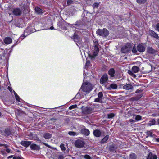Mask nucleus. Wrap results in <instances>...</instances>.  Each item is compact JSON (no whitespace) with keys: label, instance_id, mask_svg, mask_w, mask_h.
Listing matches in <instances>:
<instances>
[{"label":"nucleus","instance_id":"nucleus-31","mask_svg":"<svg viewBox=\"0 0 159 159\" xmlns=\"http://www.w3.org/2000/svg\"><path fill=\"white\" fill-rule=\"evenodd\" d=\"M73 38L74 39L75 41L77 42L79 39L78 36L75 34Z\"/></svg>","mask_w":159,"mask_h":159},{"label":"nucleus","instance_id":"nucleus-32","mask_svg":"<svg viewBox=\"0 0 159 159\" xmlns=\"http://www.w3.org/2000/svg\"><path fill=\"white\" fill-rule=\"evenodd\" d=\"M110 149L112 151H114L116 150V148L114 145H112L110 146Z\"/></svg>","mask_w":159,"mask_h":159},{"label":"nucleus","instance_id":"nucleus-8","mask_svg":"<svg viewBox=\"0 0 159 159\" xmlns=\"http://www.w3.org/2000/svg\"><path fill=\"white\" fill-rule=\"evenodd\" d=\"M149 33L153 37L156 39L158 38V36L157 34L154 31L152 30H149Z\"/></svg>","mask_w":159,"mask_h":159},{"label":"nucleus","instance_id":"nucleus-39","mask_svg":"<svg viewBox=\"0 0 159 159\" xmlns=\"http://www.w3.org/2000/svg\"><path fill=\"white\" fill-rule=\"evenodd\" d=\"M155 28L156 30L159 32V23L156 24Z\"/></svg>","mask_w":159,"mask_h":159},{"label":"nucleus","instance_id":"nucleus-33","mask_svg":"<svg viewBox=\"0 0 159 159\" xmlns=\"http://www.w3.org/2000/svg\"><path fill=\"white\" fill-rule=\"evenodd\" d=\"M68 134L70 136H75L76 135L75 132L73 131H70L68 132Z\"/></svg>","mask_w":159,"mask_h":159},{"label":"nucleus","instance_id":"nucleus-50","mask_svg":"<svg viewBox=\"0 0 159 159\" xmlns=\"http://www.w3.org/2000/svg\"><path fill=\"white\" fill-rule=\"evenodd\" d=\"M141 92V90H137L136 91L135 93H139V92Z\"/></svg>","mask_w":159,"mask_h":159},{"label":"nucleus","instance_id":"nucleus-3","mask_svg":"<svg viewBox=\"0 0 159 159\" xmlns=\"http://www.w3.org/2000/svg\"><path fill=\"white\" fill-rule=\"evenodd\" d=\"M131 47L129 43L127 44L124 46L121 49V52L123 53H126L130 52L131 49Z\"/></svg>","mask_w":159,"mask_h":159},{"label":"nucleus","instance_id":"nucleus-55","mask_svg":"<svg viewBox=\"0 0 159 159\" xmlns=\"http://www.w3.org/2000/svg\"><path fill=\"white\" fill-rule=\"evenodd\" d=\"M50 29H51V30H53L54 29V27L53 26H51L50 28Z\"/></svg>","mask_w":159,"mask_h":159},{"label":"nucleus","instance_id":"nucleus-35","mask_svg":"<svg viewBox=\"0 0 159 159\" xmlns=\"http://www.w3.org/2000/svg\"><path fill=\"white\" fill-rule=\"evenodd\" d=\"M77 107V105H73L72 106H70L69 107V109L70 110H71L73 109L76 108Z\"/></svg>","mask_w":159,"mask_h":159},{"label":"nucleus","instance_id":"nucleus-42","mask_svg":"<svg viewBox=\"0 0 159 159\" xmlns=\"http://www.w3.org/2000/svg\"><path fill=\"white\" fill-rule=\"evenodd\" d=\"M73 2V1L71 0H68L67 2V3L68 5H70L72 4Z\"/></svg>","mask_w":159,"mask_h":159},{"label":"nucleus","instance_id":"nucleus-6","mask_svg":"<svg viewBox=\"0 0 159 159\" xmlns=\"http://www.w3.org/2000/svg\"><path fill=\"white\" fill-rule=\"evenodd\" d=\"M13 14L16 16H19L21 13V11L20 8H16L13 9L12 11Z\"/></svg>","mask_w":159,"mask_h":159},{"label":"nucleus","instance_id":"nucleus-18","mask_svg":"<svg viewBox=\"0 0 159 159\" xmlns=\"http://www.w3.org/2000/svg\"><path fill=\"white\" fill-rule=\"evenodd\" d=\"M147 52L153 54L155 52V51L152 48L148 47L147 48Z\"/></svg>","mask_w":159,"mask_h":159},{"label":"nucleus","instance_id":"nucleus-14","mask_svg":"<svg viewBox=\"0 0 159 159\" xmlns=\"http://www.w3.org/2000/svg\"><path fill=\"white\" fill-rule=\"evenodd\" d=\"M31 142L30 141H23L21 142V144L24 146L27 147L31 144Z\"/></svg>","mask_w":159,"mask_h":159},{"label":"nucleus","instance_id":"nucleus-5","mask_svg":"<svg viewBox=\"0 0 159 159\" xmlns=\"http://www.w3.org/2000/svg\"><path fill=\"white\" fill-rule=\"evenodd\" d=\"M108 80V76L106 74H104L101 78L100 82L101 84L106 83Z\"/></svg>","mask_w":159,"mask_h":159},{"label":"nucleus","instance_id":"nucleus-29","mask_svg":"<svg viewBox=\"0 0 159 159\" xmlns=\"http://www.w3.org/2000/svg\"><path fill=\"white\" fill-rule=\"evenodd\" d=\"M147 0H137V2L138 3H144L146 2Z\"/></svg>","mask_w":159,"mask_h":159},{"label":"nucleus","instance_id":"nucleus-57","mask_svg":"<svg viewBox=\"0 0 159 159\" xmlns=\"http://www.w3.org/2000/svg\"><path fill=\"white\" fill-rule=\"evenodd\" d=\"M152 116H156V115L155 114H153L152 115Z\"/></svg>","mask_w":159,"mask_h":159},{"label":"nucleus","instance_id":"nucleus-48","mask_svg":"<svg viewBox=\"0 0 159 159\" xmlns=\"http://www.w3.org/2000/svg\"><path fill=\"white\" fill-rule=\"evenodd\" d=\"M8 89L10 92H11L12 91V89L10 87L8 86Z\"/></svg>","mask_w":159,"mask_h":159},{"label":"nucleus","instance_id":"nucleus-47","mask_svg":"<svg viewBox=\"0 0 159 159\" xmlns=\"http://www.w3.org/2000/svg\"><path fill=\"white\" fill-rule=\"evenodd\" d=\"M129 121L130 122L132 123L134 122V120L132 119H129Z\"/></svg>","mask_w":159,"mask_h":159},{"label":"nucleus","instance_id":"nucleus-15","mask_svg":"<svg viewBox=\"0 0 159 159\" xmlns=\"http://www.w3.org/2000/svg\"><path fill=\"white\" fill-rule=\"evenodd\" d=\"M30 147L33 150H39L40 148L39 146L35 144H31Z\"/></svg>","mask_w":159,"mask_h":159},{"label":"nucleus","instance_id":"nucleus-16","mask_svg":"<svg viewBox=\"0 0 159 159\" xmlns=\"http://www.w3.org/2000/svg\"><path fill=\"white\" fill-rule=\"evenodd\" d=\"M93 134L95 136L99 137L101 135V132L99 130L96 129L93 131Z\"/></svg>","mask_w":159,"mask_h":159},{"label":"nucleus","instance_id":"nucleus-28","mask_svg":"<svg viewBox=\"0 0 159 159\" xmlns=\"http://www.w3.org/2000/svg\"><path fill=\"white\" fill-rule=\"evenodd\" d=\"M155 123L156 121L155 119H153L152 120L149 121V123L148 124V125L149 126L154 125L155 124Z\"/></svg>","mask_w":159,"mask_h":159},{"label":"nucleus","instance_id":"nucleus-13","mask_svg":"<svg viewBox=\"0 0 159 159\" xmlns=\"http://www.w3.org/2000/svg\"><path fill=\"white\" fill-rule=\"evenodd\" d=\"M81 133L84 135L88 136L90 134L89 130L87 129H81Z\"/></svg>","mask_w":159,"mask_h":159},{"label":"nucleus","instance_id":"nucleus-45","mask_svg":"<svg viewBox=\"0 0 159 159\" xmlns=\"http://www.w3.org/2000/svg\"><path fill=\"white\" fill-rule=\"evenodd\" d=\"M43 144L44 145H45L46 146L48 147L49 148H51L50 146V145H48V144H47L46 143H44Z\"/></svg>","mask_w":159,"mask_h":159},{"label":"nucleus","instance_id":"nucleus-27","mask_svg":"<svg viewBox=\"0 0 159 159\" xmlns=\"http://www.w3.org/2000/svg\"><path fill=\"white\" fill-rule=\"evenodd\" d=\"M13 92L15 96L16 99V100L19 102H20L21 99L19 97L14 91H13Z\"/></svg>","mask_w":159,"mask_h":159},{"label":"nucleus","instance_id":"nucleus-24","mask_svg":"<svg viewBox=\"0 0 159 159\" xmlns=\"http://www.w3.org/2000/svg\"><path fill=\"white\" fill-rule=\"evenodd\" d=\"M44 137L47 139H50L52 137V135L48 133H46L43 135Z\"/></svg>","mask_w":159,"mask_h":159},{"label":"nucleus","instance_id":"nucleus-58","mask_svg":"<svg viewBox=\"0 0 159 159\" xmlns=\"http://www.w3.org/2000/svg\"><path fill=\"white\" fill-rule=\"evenodd\" d=\"M1 113L0 112V116H1Z\"/></svg>","mask_w":159,"mask_h":159},{"label":"nucleus","instance_id":"nucleus-9","mask_svg":"<svg viewBox=\"0 0 159 159\" xmlns=\"http://www.w3.org/2000/svg\"><path fill=\"white\" fill-rule=\"evenodd\" d=\"M145 49L144 46L142 45H139L137 47V50L140 52H143Z\"/></svg>","mask_w":159,"mask_h":159},{"label":"nucleus","instance_id":"nucleus-20","mask_svg":"<svg viewBox=\"0 0 159 159\" xmlns=\"http://www.w3.org/2000/svg\"><path fill=\"white\" fill-rule=\"evenodd\" d=\"M114 73L115 70L113 68L111 69L109 71L108 74L111 77H113L114 76Z\"/></svg>","mask_w":159,"mask_h":159},{"label":"nucleus","instance_id":"nucleus-56","mask_svg":"<svg viewBox=\"0 0 159 159\" xmlns=\"http://www.w3.org/2000/svg\"><path fill=\"white\" fill-rule=\"evenodd\" d=\"M128 73L129 74H130L131 73H132V72L130 71H128Z\"/></svg>","mask_w":159,"mask_h":159},{"label":"nucleus","instance_id":"nucleus-4","mask_svg":"<svg viewBox=\"0 0 159 159\" xmlns=\"http://www.w3.org/2000/svg\"><path fill=\"white\" fill-rule=\"evenodd\" d=\"M85 142L82 139H79L76 140L75 143V146L78 148H82L84 145Z\"/></svg>","mask_w":159,"mask_h":159},{"label":"nucleus","instance_id":"nucleus-38","mask_svg":"<svg viewBox=\"0 0 159 159\" xmlns=\"http://www.w3.org/2000/svg\"><path fill=\"white\" fill-rule=\"evenodd\" d=\"M114 116V115L113 113H111L108 115V117L109 118H111Z\"/></svg>","mask_w":159,"mask_h":159},{"label":"nucleus","instance_id":"nucleus-22","mask_svg":"<svg viewBox=\"0 0 159 159\" xmlns=\"http://www.w3.org/2000/svg\"><path fill=\"white\" fill-rule=\"evenodd\" d=\"M137 156L134 153H131L129 156V159H136Z\"/></svg>","mask_w":159,"mask_h":159},{"label":"nucleus","instance_id":"nucleus-40","mask_svg":"<svg viewBox=\"0 0 159 159\" xmlns=\"http://www.w3.org/2000/svg\"><path fill=\"white\" fill-rule=\"evenodd\" d=\"M103 94L102 92H100L98 94V97L102 99V98L103 97Z\"/></svg>","mask_w":159,"mask_h":159},{"label":"nucleus","instance_id":"nucleus-49","mask_svg":"<svg viewBox=\"0 0 159 159\" xmlns=\"http://www.w3.org/2000/svg\"><path fill=\"white\" fill-rule=\"evenodd\" d=\"M90 63V62L89 61H87L86 64V66H88L89 65V64Z\"/></svg>","mask_w":159,"mask_h":159},{"label":"nucleus","instance_id":"nucleus-17","mask_svg":"<svg viewBox=\"0 0 159 159\" xmlns=\"http://www.w3.org/2000/svg\"><path fill=\"white\" fill-rule=\"evenodd\" d=\"M157 157L156 155L150 153L147 157V159H157Z\"/></svg>","mask_w":159,"mask_h":159},{"label":"nucleus","instance_id":"nucleus-36","mask_svg":"<svg viewBox=\"0 0 159 159\" xmlns=\"http://www.w3.org/2000/svg\"><path fill=\"white\" fill-rule=\"evenodd\" d=\"M102 99L98 97L96 98L95 100H94V101L95 102H101V101H102Z\"/></svg>","mask_w":159,"mask_h":159},{"label":"nucleus","instance_id":"nucleus-10","mask_svg":"<svg viewBox=\"0 0 159 159\" xmlns=\"http://www.w3.org/2000/svg\"><path fill=\"white\" fill-rule=\"evenodd\" d=\"M99 52V49L98 47L95 45L94 47L93 52V57L96 56Z\"/></svg>","mask_w":159,"mask_h":159},{"label":"nucleus","instance_id":"nucleus-1","mask_svg":"<svg viewBox=\"0 0 159 159\" xmlns=\"http://www.w3.org/2000/svg\"><path fill=\"white\" fill-rule=\"evenodd\" d=\"M81 89L85 92H89L92 89V86L89 83H84L81 87Z\"/></svg>","mask_w":159,"mask_h":159},{"label":"nucleus","instance_id":"nucleus-11","mask_svg":"<svg viewBox=\"0 0 159 159\" xmlns=\"http://www.w3.org/2000/svg\"><path fill=\"white\" fill-rule=\"evenodd\" d=\"M117 88V85L115 84H112L107 87V89L111 90L112 89H116Z\"/></svg>","mask_w":159,"mask_h":159},{"label":"nucleus","instance_id":"nucleus-26","mask_svg":"<svg viewBox=\"0 0 159 159\" xmlns=\"http://www.w3.org/2000/svg\"><path fill=\"white\" fill-rule=\"evenodd\" d=\"M109 138V136L107 135L106 136L101 140V143H106L108 140Z\"/></svg>","mask_w":159,"mask_h":159},{"label":"nucleus","instance_id":"nucleus-12","mask_svg":"<svg viewBox=\"0 0 159 159\" xmlns=\"http://www.w3.org/2000/svg\"><path fill=\"white\" fill-rule=\"evenodd\" d=\"M123 88L124 89L129 90L132 89L133 88V86L130 84H127L124 85Z\"/></svg>","mask_w":159,"mask_h":159},{"label":"nucleus","instance_id":"nucleus-59","mask_svg":"<svg viewBox=\"0 0 159 159\" xmlns=\"http://www.w3.org/2000/svg\"><path fill=\"white\" fill-rule=\"evenodd\" d=\"M88 113H89V112H87Z\"/></svg>","mask_w":159,"mask_h":159},{"label":"nucleus","instance_id":"nucleus-52","mask_svg":"<svg viewBox=\"0 0 159 159\" xmlns=\"http://www.w3.org/2000/svg\"><path fill=\"white\" fill-rule=\"evenodd\" d=\"M5 131H6V134H8V135L10 134V133L9 132H7V130H6Z\"/></svg>","mask_w":159,"mask_h":159},{"label":"nucleus","instance_id":"nucleus-23","mask_svg":"<svg viewBox=\"0 0 159 159\" xmlns=\"http://www.w3.org/2000/svg\"><path fill=\"white\" fill-rule=\"evenodd\" d=\"M146 134L147 137H153L154 134H153L152 132V130L148 131L146 132Z\"/></svg>","mask_w":159,"mask_h":159},{"label":"nucleus","instance_id":"nucleus-44","mask_svg":"<svg viewBox=\"0 0 159 159\" xmlns=\"http://www.w3.org/2000/svg\"><path fill=\"white\" fill-rule=\"evenodd\" d=\"M132 52L134 53H136L137 52V50H136L135 47H133V48L132 49Z\"/></svg>","mask_w":159,"mask_h":159},{"label":"nucleus","instance_id":"nucleus-46","mask_svg":"<svg viewBox=\"0 0 159 159\" xmlns=\"http://www.w3.org/2000/svg\"><path fill=\"white\" fill-rule=\"evenodd\" d=\"M156 142H159V138H155L154 139Z\"/></svg>","mask_w":159,"mask_h":159},{"label":"nucleus","instance_id":"nucleus-37","mask_svg":"<svg viewBox=\"0 0 159 159\" xmlns=\"http://www.w3.org/2000/svg\"><path fill=\"white\" fill-rule=\"evenodd\" d=\"M86 159H91V157L90 156L88 155H85L83 156Z\"/></svg>","mask_w":159,"mask_h":159},{"label":"nucleus","instance_id":"nucleus-51","mask_svg":"<svg viewBox=\"0 0 159 159\" xmlns=\"http://www.w3.org/2000/svg\"><path fill=\"white\" fill-rule=\"evenodd\" d=\"M3 146L4 147H6V145L4 144H0V146Z\"/></svg>","mask_w":159,"mask_h":159},{"label":"nucleus","instance_id":"nucleus-21","mask_svg":"<svg viewBox=\"0 0 159 159\" xmlns=\"http://www.w3.org/2000/svg\"><path fill=\"white\" fill-rule=\"evenodd\" d=\"M35 11L38 14H40L43 13L42 10L38 7H35Z\"/></svg>","mask_w":159,"mask_h":159},{"label":"nucleus","instance_id":"nucleus-43","mask_svg":"<svg viewBox=\"0 0 159 159\" xmlns=\"http://www.w3.org/2000/svg\"><path fill=\"white\" fill-rule=\"evenodd\" d=\"M5 147L6 148V151L7 153H10L11 151V150L9 148H7V146L6 145V147Z\"/></svg>","mask_w":159,"mask_h":159},{"label":"nucleus","instance_id":"nucleus-25","mask_svg":"<svg viewBox=\"0 0 159 159\" xmlns=\"http://www.w3.org/2000/svg\"><path fill=\"white\" fill-rule=\"evenodd\" d=\"M8 158H12L13 159H23V158L19 156H15L13 155H11L9 156L8 157Z\"/></svg>","mask_w":159,"mask_h":159},{"label":"nucleus","instance_id":"nucleus-41","mask_svg":"<svg viewBox=\"0 0 159 159\" xmlns=\"http://www.w3.org/2000/svg\"><path fill=\"white\" fill-rule=\"evenodd\" d=\"M99 5V3H94L93 4V7H98Z\"/></svg>","mask_w":159,"mask_h":159},{"label":"nucleus","instance_id":"nucleus-7","mask_svg":"<svg viewBox=\"0 0 159 159\" xmlns=\"http://www.w3.org/2000/svg\"><path fill=\"white\" fill-rule=\"evenodd\" d=\"M4 42L6 44H9L12 43V39L10 37H7L4 39Z\"/></svg>","mask_w":159,"mask_h":159},{"label":"nucleus","instance_id":"nucleus-34","mask_svg":"<svg viewBox=\"0 0 159 159\" xmlns=\"http://www.w3.org/2000/svg\"><path fill=\"white\" fill-rule=\"evenodd\" d=\"M61 148L62 151H64L66 150L65 147L64 146V144H61L60 146Z\"/></svg>","mask_w":159,"mask_h":159},{"label":"nucleus","instance_id":"nucleus-53","mask_svg":"<svg viewBox=\"0 0 159 159\" xmlns=\"http://www.w3.org/2000/svg\"><path fill=\"white\" fill-rule=\"evenodd\" d=\"M94 43H95V45H96V46H97V45L98 44V42H95Z\"/></svg>","mask_w":159,"mask_h":159},{"label":"nucleus","instance_id":"nucleus-54","mask_svg":"<svg viewBox=\"0 0 159 159\" xmlns=\"http://www.w3.org/2000/svg\"><path fill=\"white\" fill-rule=\"evenodd\" d=\"M91 0H85V1L87 2H89V1H91Z\"/></svg>","mask_w":159,"mask_h":159},{"label":"nucleus","instance_id":"nucleus-19","mask_svg":"<svg viewBox=\"0 0 159 159\" xmlns=\"http://www.w3.org/2000/svg\"><path fill=\"white\" fill-rule=\"evenodd\" d=\"M139 70V68L136 66H133L132 68V71L134 73L138 72Z\"/></svg>","mask_w":159,"mask_h":159},{"label":"nucleus","instance_id":"nucleus-30","mask_svg":"<svg viewBox=\"0 0 159 159\" xmlns=\"http://www.w3.org/2000/svg\"><path fill=\"white\" fill-rule=\"evenodd\" d=\"M141 118V116H140L139 115H137L136 116L135 119L137 121H139L140 120Z\"/></svg>","mask_w":159,"mask_h":159},{"label":"nucleus","instance_id":"nucleus-2","mask_svg":"<svg viewBox=\"0 0 159 159\" xmlns=\"http://www.w3.org/2000/svg\"><path fill=\"white\" fill-rule=\"evenodd\" d=\"M97 34L100 36L106 37L109 34V31L106 29H98L96 31Z\"/></svg>","mask_w":159,"mask_h":159}]
</instances>
